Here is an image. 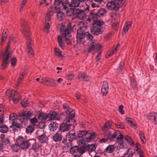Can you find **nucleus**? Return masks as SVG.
Returning <instances> with one entry per match:
<instances>
[{
	"label": "nucleus",
	"instance_id": "57",
	"mask_svg": "<svg viewBox=\"0 0 157 157\" xmlns=\"http://www.w3.org/2000/svg\"><path fill=\"white\" fill-rule=\"evenodd\" d=\"M123 105H121L119 106L118 110L120 113L122 115H123L124 113V112L123 110Z\"/></svg>",
	"mask_w": 157,
	"mask_h": 157
},
{
	"label": "nucleus",
	"instance_id": "33",
	"mask_svg": "<svg viewBox=\"0 0 157 157\" xmlns=\"http://www.w3.org/2000/svg\"><path fill=\"white\" fill-rule=\"evenodd\" d=\"M115 149V146L114 145H110L106 148V152L108 153L113 152Z\"/></svg>",
	"mask_w": 157,
	"mask_h": 157
},
{
	"label": "nucleus",
	"instance_id": "27",
	"mask_svg": "<svg viewBox=\"0 0 157 157\" xmlns=\"http://www.w3.org/2000/svg\"><path fill=\"white\" fill-rule=\"evenodd\" d=\"M8 34V32L7 30H4L3 31L1 38L2 42L1 44V45H2V43L6 40Z\"/></svg>",
	"mask_w": 157,
	"mask_h": 157
},
{
	"label": "nucleus",
	"instance_id": "5",
	"mask_svg": "<svg viewBox=\"0 0 157 157\" xmlns=\"http://www.w3.org/2000/svg\"><path fill=\"white\" fill-rule=\"evenodd\" d=\"M33 115V113L29 111H23L19 113L20 118L19 122L21 125H25L27 124L28 120Z\"/></svg>",
	"mask_w": 157,
	"mask_h": 157
},
{
	"label": "nucleus",
	"instance_id": "20",
	"mask_svg": "<svg viewBox=\"0 0 157 157\" xmlns=\"http://www.w3.org/2000/svg\"><path fill=\"white\" fill-rule=\"evenodd\" d=\"M66 113L67 115L66 117L69 119H73L75 116V112L72 109H68L66 112Z\"/></svg>",
	"mask_w": 157,
	"mask_h": 157
},
{
	"label": "nucleus",
	"instance_id": "24",
	"mask_svg": "<svg viewBox=\"0 0 157 157\" xmlns=\"http://www.w3.org/2000/svg\"><path fill=\"white\" fill-rule=\"evenodd\" d=\"M78 78L79 80L87 81L89 80V78L85 75L84 72H80L79 73L78 76Z\"/></svg>",
	"mask_w": 157,
	"mask_h": 157
},
{
	"label": "nucleus",
	"instance_id": "55",
	"mask_svg": "<svg viewBox=\"0 0 157 157\" xmlns=\"http://www.w3.org/2000/svg\"><path fill=\"white\" fill-rule=\"evenodd\" d=\"M17 59L15 57L11 59V64L12 66H14L17 63Z\"/></svg>",
	"mask_w": 157,
	"mask_h": 157
},
{
	"label": "nucleus",
	"instance_id": "2",
	"mask_svg": "<svg viewBox=\"0 0 157 157\" xmlns=\"http://www.w3.org/2000/svg\"><path fill=\"white\" fill-rule=\"evenodd\" d=\"M22 27L23 34L25 37H26L27 40V52L30 56L32 57L33 55L34 52L31 48L32 41L30 38V33L29 31V26L28 25H26L25 24H24L22 25Z\"/></svg>",
	"mask_w": 157,
	"mask_h": 157
},
{
	"label": "nucleus",
	"instance_id": "44",
	"mask_svg": "<svg viewBox=\"0 0 157 157\" xmlns=\"http://www.w3.org/2000/svg\"><path fill=\"white\" fill-rule=\"evenodd\" d=\"M87 133V131H84V130H81L79 131L77 134L78 136L79 137H82L83 136H84L86 135Z\"/></svg>",
	"mask_w": 157,
	"mask_h": 157
},
{
	"label": "nucleus",
	"instance_id": "30",
	"mask_svg": "<svg viewBox=\"0 0 157 157\" xmlns=\"http://www.w3.org/2000/svg\"><path fill=\"white\" fill-rule=\"evenodd\" d=\"M17 115L15 113H12L10 114L9 116L10 122L12 123L15 121H17Z\"/></svg>",
	"mask_w": 157,
	"mask_h": 157
},
{
	"label": "nucleus",
	"instance_id": "40",
	"mask_svg": "<svg viewBox=\"0 0 157 157\" xmlns=\"http://www.w3.org/2000/svg\"><path fill=\"white\" fill-rule=\"evenodd\" d=\"M53 14V13L52 11H49L48 12L46 17V21H49L51 19V17Z\"/></svg>",
	"mask_w": 157,
	"mask_h": 157
},
{
	"label": "nucleus",
	"instance_id": "31",
	"mask_svg": "<svg viewBox=\"0 0 157 157\" xmlns=\"http://www.w3.org/2000/svg\"><path fill=\"white\" fill-rule=\"evenodd\" d=\"M57 17L58 20L61 21L64 18L65 14L62 11H59L57 13Z\"/></svg>",
	"mask_w": 157,
	"mask_h": 157
},
{
	"label": "nucleus",
	"instance_id": "32",
	"mask_svg": "<svg viewBox=\"0 0 157 157\" xmlns=\"http://www.w3.org/2000/svg\"><path fill=\"white\" fill-rule=\"evenodd\" d=\"M57 40L60 47L63 49H64L65 48V44L63 41L62 39L60 36H58Z\"/></svg>",
	"mask_w": 157,
	"mask_h": 157
},
{
	"label": "nucleus",
	"instance_id": "56",
	"mask_svg": "<svg viewBox=\"0 0 157 157\" xmlns=\"http://www.w3.org/2000/svg\"><path fill=\"white\" fill-rule=\"evenodd\" d=\"M21 104L24 107H26L28 105L27 100L26 99H24L22 100Z\"/></svg>",
	"mask_w": 157,
	"mask_h": 157
},
{
	"label": "nucleus",
	"instance_id": "36",
	"mask_svg": "<svg viewBox=\"0 0 157 157\" xmlns=\"http://www.w3.org/2000/svg\"><path fill=\"white\" fill-rule=\"evenodd\" d=\"M8 128L5 124L2 125L0 126V131L3 133H6L8 131Z\"/></svg>",
	"mask_w": 157,
	"mask_h": 157
},
{
	"label": "nucleus",
	"instance_id": "12",
	"mask_svg": "<svg viewBox=\"0 0 157 157\" xmlns=\"http://www.w3.org/2000/svg\"><path fill=\"white\" fill-rule=\"evenodd\" d=\"M123 136L121 133H120L119 136L117 137V141L116 143L117 149H123L127 148V145L123 140Z\"/></svg>",
	"mask_w": 157,
	"mask_h": 157
},
{
	"label": "nucleus",
	"instance_id": "37",
	"mask_svg": "<svg viewBox=\"0 0 157 157\" xmlns=\"http://www.w3.org/2000/svg\"><path fill=\"white\" fill-rule=\"evenodd\" d=\"M124 64V62H121L120 63V65L117 69V71L118 74H121L122 73L123 67Z\"/></svg>",
	"mask_w": 157,
	"mask_h": 157
},
{
	"label": "nucleus",
	"instance_id": "16",
	"mask_svg": "<svg viewBox=\"0 0 157 157\" xmlns=\"http://www.w3.org/2000/svg\"><path fill=\"white\" fill-rule=\"evenodd\" d=\"M36 134L38 136V138L39 141L42 143L45 142L46 140V138L45 136V134H44L42 130H38Z\"/></svg>",
	"mask_w": 157,
	"mask_h": 157
},
{
	"label": "nucleus",
	"instance_id": "64",
	"mask_svg": "<svg viewBox=\"0 0 157 157\" xmlns=\"http://www.w3.org/2000/svg\"><path fill=\"white\" fill-rule=\"evenodd\" d=\"M125 121L127 123H128L129 125L132 123V119L130 118L127 117L125 119Z\"/></svg>",
	"mask_w": 157,
	"mask_h": 157
},
{
	"label": "nucleus",
	"instance_id": "54",
	"mask_svg": "<svg viewBox=\"0 0 157 157\" xmlns=\"http://www.w3.org/2000/svg\"><path fill=\"white\" fill-rule=\"evenodd\" d=\"M85 152L84 148L82 147H79L78 149V153L81 154H83Z\"/></svg>",
	"mask_w": 157,
	"mask_h": 157
},
{
	"label": "nucleus",
	"instance_id": "8",
	"mask_svg": "<svg viewBox=\"0 0 157 157\" xmlns=\"http://www.w3.org/2000/svg\"><path fill=\"white\" fill-rule=\"evenodd\" d=\"M10 41V40L9 41L7 48L5 51L4 54L3 55V61L1 66L2 70H3L7 67V65L9 63L8 59L11 56V53L8 52L10 47V45L9 44Z\"/></svg>",
	"mask_w": 157,
	"mask_h": 157
},
{
	"label": "nucleus",
	"instance_id": "42",
	"mask_svg": "<svg viewBox=\"0 0 157 157\" xmlns=\"http://www.w3.org/2000/svg\"><path fill=\"white\" fill-rule=\"evenodd\" d=\"M139 135L140 137V138L141 139V141L143 143H145L146 142V139L144 132L142 131H141L139 133Z\"/></svg>",
	"mask_w": 157,
	"mask_h": 157
},
{
	"label": "nucleus",
	"instance_id": "25",
	"mask_svg": "<svg viewBox=\"0 0 157 157\" xmlns=\"http://www.w3.org/2000/svg\"><path fill=\"white\" fill-rule=\"evenodd\" d=\"M132 25V22L131 21L126 22L123 29V32H124V34L126 33L129 29L131 27Z\"/></svg>",
	"mask_w": 157,
	"mask_h": 157
},
{
	"label": "nucleus",
	"instance_id": "46",
	"mask_svg": "<svg viewBox=\"0 0 157 157\" xmlns=\"http://www.w3.org/2000/svg\"><path fill=\"white\" fill-rule=\"evenodd\" d=\"M74 8L68 9L66 12V13L67 16L70 17L74 14Z\"/></svg>",
	"mask_w": 157,
	"mask_h": 157
},
{
	"label": "nucleus",
	"instance_id": "7",
	"mask_svg": "<svg viewBox=\"0 0 157 157\" xmlns=\"http://www.w3.org/2000/svg\"><path fill=\"white\" fill-rule=\"evenodd\" d=\"M76 124L75 121L73 119H69L65 123L61 124L60 128V130L63 132L69 130L72 127L74 128V125Z\"/></svg>",
	"mask_w": 157,
	"mask_h": 157
},
{
	"label": "nucleus",
	"instance_id": "38",
	"mask_svg": "<svg viewBox=\"0 0 157 157\" xmlns=\"http://www.w3.org/2000/svg\"><path fill=\"white\" fill-rule=\"evenodd\" d=\"M20 145L15 144L14 145H11V148L12 150L14 152H17L18 150L20 148Z\"/></svg>",
	"mask_w": 157,
	"mask_h": 157
},
{
	"label": "nucleus",
	"instance_id": "17",
	"mask_svg": "<svg viewBox=\"0 0 157 157\" xmlns=\"http://www.w3.org/2000/svg\"><path fill=\"white\" fill-rule=\"evenodd\" d=\"M109 86L107 81H104L101 89V92L103 96H105L107 94L109 90Z\"/></svg>",
	"mask_w": 157,
	"mask_h": 157
},
{
	"label": "nucleus",
	"instance_id": "63",
	"mask_svg": "<svg viewBox=\"0 0 157 157\" xmlns=\"http://www.w3.org/2000/svg\"><path fill=\"white\" fill-rule=\"evenodd\" d=\"M105 134L107 136L108 139L110 140L111 139L110 138V136H112V134L111 132L108 131L106 132Z\"/></svg>",
	"mask_w": 157,
	"mask_h": 157
},
{
	"label": "nucleus",
	"instance_id": "48",
	"mask_svg": "<svg viewBox=\"0 0 157 157\" xmlns=\"http://www.w3.org/2000/svg\"><path fill=\"white\" fill-rule=\"evenodd\" d=\"M117 47L115 48L114 50H111L110 52H108L107 53V55L106 56V58H109L110 57L112 56V55H113V54L114 53L115 51L117 49Z\"/></svg>",
	"mask_w": 157,
	"mask_h": 157
},
{
	"label": "nucleus",
	"instance_id": "13",
	"mask_svg": "<svg viewBox=\"0 0 157 157\" xmlns=\"http://www.w3.org/2000/svg\"><path fill=\"white\" fill-rule=\"evenodd\" d=\"M84 10H86L83 8L81 9H78L76 10L75 14L77 18L80 20H84L86 17V14Z\"/></svg>",
	"mask_w": 157,
	"mask_h": 157
},
{
	"label": "nucleus",
	"instance_id": "58",
	"mask_svg": "<svg viewBox=\"0 0 157 157\" xmlns=\"http://www.w3.org/2000/svg\"><path fill=\"white\" fill-rule=\"evenodd\" d=\"M63 0H55L54 4L55 5L59 6L63 4Z\"/></svg>",
	"mask_w": 157,
	"mask_h": 157
},
{
	"label": "nucleus",
	"instance_id": "22",
	"mask_svg": "<svg viewBox=\"0 0 157 157\" xmlns=\"http://www.w3.org/2000/svg\"><path fill=\"white\" fill-rule=\"evenodd\" d=\"M48 120H57L56 113L54 111L50 112L48 114Z\"/></svg>",
	"mask_w": 157,
	"mask_h": 157
},
{
	"label": "nucleus",
	"instance_id": "15",
	"mask_svg": "<svg viewBox=\"0 0 157 157\" xmlns=\"http://www.w3.org/2000/svg\"><path fill=\"white\" fill-rule=\"evenodd\" d=\"M88 21L90 22L93 21L94 22L93 24H95L97 22H103L101 20L100 16L97 13L91 14L89 16Z\"/></svg>",
	"mask_w": 157,
	"mask_h": 157
},
{
	"label": "nucleus",
	"instance_id": "23",
	"mask_svg": "<svg viewBox=\"0 0 157 157\" xmlns=\"http://www.w3.org/2000/svg\"><path fill=\"white\" fill-rule=\"evenodd\" d=\"M62 138V136L61 133L57 132L54 134L52 138L53 140L56 142L60 141L61 140Z\"/></svg>",
	"mask_w": 157,
	"mask_h": 157
},
{
	"label": "nucleus",
	"instance_id": "51",
	"mask_svg": "<svg viewBox=\"0 0 157 157\" xmlns=\"http://www.w3.org/2000/svg\"><path fill=\"white\" fill-rule=\"evenodd\" d=\"M27 1V0H22V1L21 5V7L20 9V11H21L23 10V8L25 5V4L26 2Z\"/></svg>",
	"mask_w": 157,
	"mask_h": 157
},
{
	"label": "nucleus",
	"instance_id": "45",
	"mask_svg": "<svg viewBox=\"0 0 157 157\" xmlns=\"http://www.w3.org/2000/svg\"><path fill=\"white\" fill-rule=\"evenodd\" d=\"M78 146H75L71 147L70 150L71 153L73 154L75 153H78Z\"/></svg>",
	"mask_w": 157,
	"mask_h": 157
},
{
	"label": "nucleus",
	"instance_id": "19",
	"mask_svg": "<svg viewBox=\"0 0 157 157\" xmlns=\"http://www.w3.org/2000/svg\"><path fill=\"white\" fill-rule=\"evenodd\" d=\"M30 141L32 143V144H31V145H32V149L35 152H37L40 148V147L39 144L36 143L35 140L34 139L30 140Z\"/></svg>",
	"mask_w": 157,
	"mask_h": 157
},
{
	"label": "nucleus",
	"instance_id": "41",
	"mask_svg": "<svg viewBox=\"0 0 157 157\" xmlns=\"http://www.w3.org/2000/svg\"><path fill=\"white\" fill-rule=\"evenodd\" d=\"M111 122L108 121L104 124L102 128L103 130H107L109 129L110 127Z\"/></svg>",
	"mask_w": 157,
	"mask_h": 157
},
{
	"label": "nucleus",
	"instance_id": "28",
	"mask_svg": "<svg viewBox=\"0 0 157 157\" xmlns=\"http://www.w3.org/2000/svg\"><path fill=\"white\" fill-rule=\"evenodd\" d=\"M124 140L130 146H134V143L132 139L131 138L128 136H126L124 137Z\"/></svg>",
	"mask_w": 157,
	"mask_h": 157
},
{
	"label": "nucleus",
	"instance_id": "6",
	"mask_svg": "<svg viewBox=\"0 0 157 157\" xmlns=\"http://www.w3.org/2000/svg\"><path fill=\"white\" fill-rule=\"evenodd\" d=\"M6 96L10 98V101H12L14 103H17L20 98V95L17 92L11 89L7 90L6 93Z\"/></svg>",
	"mask_w": 157,
	"mask_h": 157
},
{
	"label": "nucleus",
	"instance_id": "9",
	"mask_svg": "<svg viewBox=\"0 0 157 157\" xmlns=\"http://www.w3.org/2000/svg\"><path fill=\"white\" fill-rule=\"evenodd\" d=\"M72 2L69 6L71 7H73L75 9L76 7H79L81 8H83L86 11L89 10V6L85 3L81 4L78 0H74L71 1Z\"/></svg>",
	"mask_w": 157,
	"mask_h": 157
},
{
	"label": "nucleus",
	"instance_id": "11",
	"mask_svg": "<svg viewBox=\"0 0 157 157\" xmlns=\"http://www.w3.org/2000/svg\"><path fill=\"white\" fill-rule=\"evenodd\" d=\"M107 7L109 10L117 11L121 6L115 0H111L108 2Z\"/></svg>",
	"mask_w": 157,
	"mask_h": 157
},
{
	"label": "nucleus",
	"instance_id": "60",
	"mask_svg": "<svg viewBox=\"0 0 157 157\" xmlns=\"http://www.w3.org/2000/svg\"><path fill=\"white\" fill-rule=\"evenodd\" d=\"M136 151L139 154L140 157H144L143 155V152L140 148L136 149Z\"/></svg>",
	"mask_w": 157,
	"mask_h": 157
},
{
	"label": "nucleus",
	"instance_id": "29",
	"mask_svg": "<svg viewBox=\"0 0 157 157\" xmlns=\"http://www.w3.org/2000/svg\"><path fill=\"white\" fill-rule=\"evenodd\" d=\"M48 114L42 113L39 114L38 117L40 120L43 121L48 119Z\"/></svg>",
	"mask_w": 157,
	"mask_h": 157
},
{
	"label": "nucleus",
	"instance_id": "10",
	"mask_svg": "<svg viewBox=\"0 0 157 157\" xmlns=\"http://www.w3.org/2000/svg\"><path fill=\"white\" fill-rule=\"evenodd\" d=\"M30 140H24L22 136L19 137L16 140L17 143L20 145L21 148L23 149H26L28 148L29 146L32 144Z\"/></svg>",
	"mask_w": 157,
	"mask_h": 157
},
{
	"label": "nucleus",
	"instance_id": "1",
	"mask_svg": "<svg viewBox=\"0 0 157 157\" xmlns=\"http://www.w3.org/2000/svg\"><path fill=\"white\" fill-rule=\"evenodd\" d=\"M87 27L82 28L80 27L78 29L77 33V42L80 44H83L86 39L89 41L88 43V51L89 53L94 51L95 47L97 46V43L94 40H93V36L88 32H84V29H86Z\"/></svg>",
	"mask_w": 157,
	"mask_h": 157
},
{
	"label": "nucleus",
	"instance_id": "26",
	"mask_svg": "<svg viewBox=\"0 0 157 157\" xmlns=\"http://www.w3.org/2000/svg\"><path fill=\"white\" fill-rule=\"evenodd\" d=\"M58 127V124L56 122H52L49 125L50 130L51 131H55L56 130Z\"/></svg>",
	"mask_w": 157,
	"mask_h": 157
},
{
	"label": "nucleus",
	"instance_id": "3",
	"mask_svg": "<svg viewBox=\"0 0 157 157\" xmlns=\"http://www.w3.org/2000/svg\"><path fill=\"white\" fill-rule=\"evenodd\" d=\"M73 29V28L71 27V24L70 23L67 24L66 28L63 24L61 25L60 32L62 37L65 39L67 44H70L71 43L72 38L71 33Z\"/></svg>",
	"mask_w": 157,
	"mask_h": 157
},
{
	"label": "nucleus",
	"instance_id": "62",
	"mask_svg": "<svg viewBox=\"0 0 157 157\" xmlns=\"http://www.w3.org/2000/svg\"><path fill=\"white\" fill-rule=\"evenodd\" d=\"M96 136V133L94 132H93L90 133L89 137L92 140H93L95 138Z\"/></svg>",
	"mask_w": 157,
	"mask_h": 157
},
{
	"label": "nucleus",
	"instance_id": "18",
	"mask_svg": "<svg viewBox=\"0 0 157 157\" xmlns=\"http://www.w3.org/2000/svg\"><path fill=\"white\" fill-rule=\"evenodd\" d=\"M75 137V132L74 131H70L66 135V139L69 141L68 143L72 142Z\"/></svg>",
	"mask_w": 157,
	"mask_h": 157
},
{
	"label": "nucleus",
	"instance_id": "47",
	"mask_svg": "<svg viewBox=\"0 0 157 157\" xmlns=\"http://www.w3.org/2000/svg\"><path fill=\"white\" fill-rule=\"evenodd\" d=\"M2 145H8L10 144V141L8 138H6L2 139Z\"/></svg>",
	"mask_w": 157,
	"mask_h": 157
},
{
	"label": "nucleus",
	"instance_id": "61",
	"mask_svg": "<svg viewBox=\"0 0 157 157\" xmlns=\"http://www.w3.org/2000/svg\"><path fill=\"white\" fill-rule=\"evenodd\" d=\"M111 33H106L105 36V40H107L109 39L111 36Z\"/></svg>",
	"mask_w": 157,
	"mask_h": 157
},
{
	"label": "nucleus",
	"instance_id": "21",
	"mask_svg": "<svg viewBox=\"0 0 157 157\" xmlns=\"http://www.w3.org/2000/svg\"><path fill=\"white\" fill-rule=\"evenodd\" d=\"M44 81V84L49 86H54L55 83V81L53 79L50 78H45Z\"/></svg>",
	"mask_w": 157,
	"mask_h": 157
},
{
	"label": "nucleus",
	"instance_id": "4",
	"mask_svg": "<svg viewBox=\"0 0 157 157\" xmlns=\"http://www.w3.org/2000/svg\"><path fill=\"white\" fill-rule=\"evenodd\" d=\"M104 22H97L93 24V27L90 29L91 33L94 35L98 36L102 33L105 29Z\"/></svg>",
	"mask_w": 157,
	"mask_h": 157
},
{
	"label": "nucleus",
	"instance_id": "35",
	"mask_svg": "<svg viewBox=\"0 0 157 157\" xmlns=\"http://www.w3.org/2000/svg\"><path fill=\"white\" fill-rule=\"evenodd\" d=\"M34 126L33 125H28L26 128V132L28 134L32 133L34 130Z\"/></svg>",
	"mask_w": 157,
	"mask_h": 157
},
{
	"label": "nucleus",
	"instance_id": "34",
	"mask_svg": "<svg viewBox=\"0 0 157 157\" xmlns=\"http://www.w3.org/2000/svg\"><path fill=\"white\" fill-rule=\"evenodd\" d=\"M86 149L90 152H93L95 151L96 147L94 144H89L86 147Z\"/></svg>",
	"mask_w": 157,
	"mask_h": 157
},
{
	"label": "nucleus",
	"instance_id": "39",
	"mask_svg": "<svg viewBox=\"0 0 157 157\" xmlns=\"http://www.w3.org/2000/svg\"><path fill=\"white\" fill-rule=\"evenodd\" d=\"M106 13V12L104 8H101L99 10L97 13L98 15L100 16H103L105 15Z\"/></svg>",
	"mask_w": 157,
	"mask_h": 157
},
{
	"label": "nucleus",
	"instance_id": "49",
	"mask_svg": "<svg viewBox=\"0 0 157 157\" xmlns=\"http://www.w3.org/2000/svg\"><path fill=\"white\" fill-rule=\"evenodd\" d=\"M16 122L17 121H15V122H14L12 123L14 127V128H13V129H15V127L20 128L21 125V124H20V122H19V121L18 123H17Z\"/></svg>",
	"mask_w": 157,
	"mask_h": 157
},
{
	"label": "nucleus",
	"instance_id": "50",
	"mask_svg": "<svg viewBox=\"0 0 157 157\" xmlns=\"http://www.w3.org/2000/svg\"><path fill=\"white\" fill-rule=\"evenodd\" d=\"M133 155L132 151L131 150H128L125 155V157H132Z\"/></svg>",
	"mask_w": 157,
	"mask_h": 157
},
{
	"label": "nucleus",
	"instance_id": "52",
	"mask_svg": "<svg viewBox=\"0 0 157 157\" xmlns=\"http://www.w3.org/2000/svg\"><path fill=\"white\" fill-rule=\"evenodd\" d=\"M81 95V94L78 92H77L76 94V97L77 98V99L79 100V101L82 103H83V102H85L84 101H83L80 98Z\"/></svg>",
	"mask_w": 157,
	"mask_h": 157
},
{
	"label": "nucleus",
	"instance_id": "59",
	"mask_svg": "<svg viewBox=\"0 0 157 157\" xmlns=\"http://www.w3.org/2000/svg\"><path fill=\"white\" fill-rule=\"evenodd\" d=\"M45 78L40 77L37 78L36 79V81L38 82L39 83H44Z\"/></svg>",
	"mask_w": 157,
	"mask_h": 157
},
{
	"label": "nucleus",
	"instance_id": "53",
	"mask_svg": "<svg viewBox=\"0 0 157 157\" xmlns=\"http://www.w3.org/2000/svg\"><path fill=\"white\" fill-rule=\"evenodd\" d=\"M45 126V122L41 121L39 123L38 127L40 128L41 129L44 128Z\"/></svg>",
	"mask_w": 157,
	"mask_h": 157
},
{
	"label": "nucleus",
	"instance_id": "14",
	"mask_svg": "<svg viewBox=\"0 0 157 157\" xmlns=\"http://www.w3.org/2000/svg\"><path fill=\"white\" fill-rule=\"evenodd\" d=\"M147 118L151 121L153 123L155 124H157V113L152 112L148 113L147 115Z\"/></svg>",
	"mask_w": 157,
	"mask_h": 157
},
{
	"label": "nucleus",
	"instance_id": "43",
	"mask_svg": "<svg viewBox=\"0 0 157 157\" xmlns=\"http://www.w3.org/2000/svg\"><path fill=\"white\" fill-rule=\"evenodd\" d=\"M54 52L55 55L58 57H59L62 56V52L60 51L58 48H55Z\"/></svg>",
	"mask_w": 157,
	"mask_h": 157
}]
</instances>
